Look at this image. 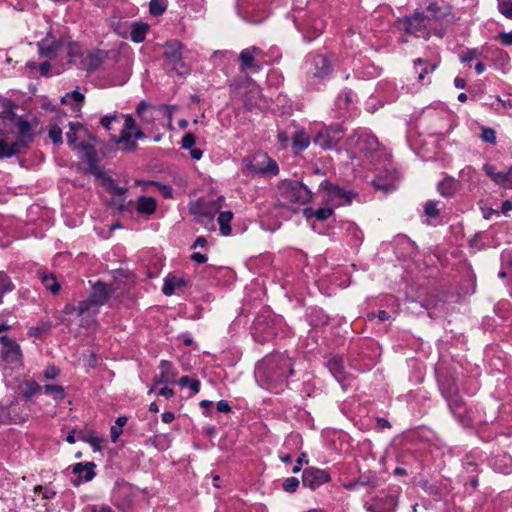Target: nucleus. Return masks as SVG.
<instances>
[{
	"label": "nucleus",
	"mask_w": 512,
	"mask_h": 512,
	"mask_svg": "<svg viewBox=\"0 0 512 512\" xmlns=\"http://www.w3.org/2000/svg\"><path fill=\"white\" fill-rule=\"evenodd\" d=\"M256 377L268 390L288 382L295 374L294 361L283 353L266 356L256 367Z\"/></svg>",
	"instance_id": "obj_1"
},
{
	"label": "nucleus",
	"mask_w": 512,
	"mask_h": 512,
	"mask_svg": "<svg viewBox=\"0 0 512 512\" xmlns=\"http://www.w3.org/2000/svg\"><path fill=\"white\" fill-rule=\"evenodd\" d=\"M76 149L83 152L82 158L88 165V173L94 175L97 179H100L108 192L118 195L119 197H125L128 189L126 187L119 186L111 176H107L105 174L104 170L99 166L101 158L93 145L81 142L76 146Z\"/></svg>",
	"instance_id": "obj_2"
},
{
	"label": "nucleus",
	"mask_w": 512,
	"mask_h": 512,
	"mask_svg": "<svg viewBox=\"0 0 512 512\" xmlns=\"http://www.w3.org/2000/svg\"><path fill=\"white\" fill-rule=\"evenodd\" d=\"M242 165V171L252 176L274 177L280 171L277 162L265 152H258L253 158H243Z\"/></svg>",
	"instance_id": "obj_3"
},
{
	"label": "nucleus",
	"mask_w": 512,
	"mask_h": 512,
	"mask_svg": "<svg viewBox=\"0 0 512 512\" xmlns=\"http://www.w3.org/2000/svg\"><path fill=\"white\" fill-rule=\"evenodd\" d=\"M251 335L260 344L275 338L277 335L275 316L270 310L264 309L257 314L251 325Z\"/></svg>",
	"instance_id": "obj_4"
},
{
	"label": "nucleus",
	"mask_w": 512,
	"mask_h": 512,
	"mask_svg": "<svg viewBox=\"0 0 512 512\" xmlns=\"http://www.w3.org/2000/svg\"><path fill=\"white\" fill-rule=\"evenodd\" d=\"M280 195L290 203L307 204L312 201V191L301 181L283 180L279 186Z\"/></svg>",
	"instance_id": "obj_5"
},
{
	"label": "nucleus",
	"mask_w": 512,
	"mask_h": 512,
	"mask_svg": "<svg viewBox=\"0 0 512 512\" xmlns=\"http://www.w3.org/2000/svg\"><path fill=\"white\" fill-rule=\"evenodd\" d=\"M163 47V59L168 65L172 66L173 71L180 76L188 74L189 68L183 62L184 44L179 40L173 39L167 40Z\"/></svg>",
	"instance_id": "obj_6"
},
{
	"label": "nucleus",
	"mask_w": 512,
	"mask_h": 512,
	"mask_svg": "<svg viewBox=\"0 0 512 512\" xmlns=\"http://www.w3.org/2000/svg\"><path fill=\"white\" fill-rule=\"evenodd\" d=\"M115 289L111 286L103 282L102 280H97L96 282L91 284V291L87 299L82 300V308L83 310H90L91 307L96 306L100 307L105 305Z\"/></svg>",
	"instance_id": "obj_7"
},
{
	"label": "nucleus",
	"mask_w": 512,
	"mask_h": 512,
	"mask_svg": "<svg viewBox=\"0 0 512 512\" xmlns=\"http://www.w3.org/2000/svg\"><path fill=\"white\" fill-rule=\"evenodd\" d=\"M342 125L335 123L320 129L313 138V143L324 150H332L337 147L344 137Z\"/></svg>",
	"instance_id": "obj_8"
},
{
	"label": "nucleus",
	"mask_w": 512,
	"mask_h": 512,
	"mask_svg": "<svg viewBox=\"0 0 512 512\" xmlns=\"http://www.w3.org/2000/svg\"><path fill=\"white\" fill-rule=\"evenodd\" d=\"M325 359V367H327L334 379L341 385V388L347 390L354 377L346 370L343 356L339 354H329Z\"/></svg>",
	"instance_id": "obj_9"
},
{
	"label": "nucleus",
	"mask_w": 512,
	"mask_h": 512,
	"mask_svg": "<svg viewBox=\"0 0 512 512\" xmlns=\"http://www.w3.org/2000/svg\"><path fill=\"white\" fill-rule=\"evenodd\" d=\"M349 145L359 153L372 155L378 151L380 143L378 139L368 131L356 132L349 138Z\"/></svg>",
	"instance_id": "obj_10"
},
{
	"label": "nucleus",
	"mask_w": 512,
	"mask_h": 512,
	"mask_svg": "<svg viewBox=\"0 0 512 512\" xmlns=\"http://www.w3.org/2000/svg\"><path fill=\"white\" fill-rule=\"evenodd\" d=\"M320 189L327 192L329 198L335 201L338 206L350 205L354 198L358 196V192L354 190H346L338 184L324 179L320 183Z\"/></svg>",
	"instance_id": "obj_11"
},
{
	"label": "nucleus",
	"mask_w": 512,
	"mask_h": 512,
	"mask_svg": "<svg viewBox=\"0 0 512 512\" xmlns=\"http://www.w3.org/2000/svg\"><path fill=\"white\" fill-rule=\"evenodd\" d=\"M331 481V474L326 469L314 466L306 467L302 470V485L312 491L317 490L323 484Z\"/></svg>",
	"instance_id": "obj_12"
},
{
	"label": "nucleus",
	"mask_w": 512,
	"mask_h": 512,
	"mask_svg": "<svg viewBox=\"0 0 512 512\" xmlns=\"http://www.w3.org/2000/svg\"><path fill=\"white\" fill-rule=\"evenodd\" d=\"M134 492L131 484L124 480H118L113 489L112 497L114 499L115 505L125 510L132 506L134 502Z\"/></svg>",
	"instance_id": "obj_13"
},
{
	"label": "nucleus",
	"mask_w": 512,
	"mask_h": 512,
	"mask_svg": "<svg viewBox=\"0 0 512 512\" xmlns=\"http://www.w3.org/2000/svg\"><path fill=\"white\" fill-rule=\"evenodd\" d=\"M0 343L2 345V360L8 363H18L22 360L23 354L20 345L15 340L8 337L7 335H2L0 337Z\"/></svg>",
	"instance_id": "obj_14"
},
{
	"label": "nucleus",
	"mask_w": 512,
	"mask_h": 512,
	"mask_svg": "<svg viewBox=\"0 0 512 512\" xmlns=\"http://www.w3.org/2000/svg\"><path fill=\"white\" fill-rule=\"evenodd\" d=\"M393 252L399 260L413 257L417 251L416 244L406 235H398L391 243Z\"/></svg>",
	"instance_id": "obj_15"
},
{
	"label": "nucleus",
	"mask_w": 512,
	"mask_h": 512,
	"mask_svg": "<svg viewBox=\"0 0 512 512\" xmlns=\"http://www.w3.org/2000/svg\"><path fill=\"white\" fill-rule=\"evenodd\" d=\"M96 464L92 461L78 462L72 465V473L75 479L72 480L74 486H79L83 482H90L96 476Z\"/></svg>",
	"instance_id": "obj_16"
},
{
	"label": "nucleus",
	"mask_w": 512,
	"mask_h": 512,
	"mask_svg": "<svg viewBox=\"0 0 512 512\" xmlns=\"http://www.w3.org/2000/svg\"><path fill=\"white\" fill-rule=\"evenodd\" d=\"M413 64L418 82L422 85H428L431 83V80L430 78H427V75L433 73L438 68L440 60L437 59L430 62L427 59L417 58L413 61Z\"/></svg>",
	"instance_id": "obj_17"
},
{
	"label": "nucleus",
	"mask_w": 512,
	"mask_h": 512,
	"mask_svg": "<svg viewBox=\"0 0 512 512\" xmlns=\"http://www.w3.org/2000/svg\"><path fill=\"white\" fill-rule=\"evenodd\" d=\"M430 18L422 12H416L406 19V30L417 37L423 36L427 30Z\"/></svg>",
	"instance_id": "obj_18"
},
{
	"label": "nucleus",
	"mask_w": 512,
	"mask_h": 512,
	"mask_svg": "<svg viewBox=\"0 0 512 512\" xmlns=\"http://www.w3.org/2000/svg\"><path fill=\"white\" fill-rule=\"evenodd\" d=\"M14 122L18 129V138L31 144L36 136L33 127L38 125V118L33 116L32 120L29 121L23 116H18Z\"/></svg>",
	"instance_id": "obj_19"
},
{
	"label": "nucleus",
	"mask_w": 512,
	"mask_h": 512,
	"mask_svg": "<svg viewBox=\"0 0 512 512\" xmlns=\"http://www.w3.org/2000/svg\"><path fill=\"white\" fill-rule=\"evenodd\" d=\"M333 66L324 55H315L311 60V74L314 78L325 79L330 76Z\"/></svg>",
	"instance_id": "obj_20"
},
{
	"label": "nucleus",
	"mask_w": 512,
	"mask_h": 512,
	"mask_svg": "<svg viewBox=\"0 0 512 512\" xmlns=\"http://www.w3.org/2000/svg\"><path fill=\"white\" fill-rule=\"evenodd\" d=\"M305 319L312 328H320L329 324L330 316L318 306H309L305 310Z\"/></svg>",
	"instance_id": "obj_21"
},
{
	"label": "nucleus",
	"mask_w": 512,
	"mask_h": 512,
	"mask_svg": "<svg viewBox=\"0 0 512 512\" xmlns=\"http://www.w3.org/2000/svg\"><path fill=\"white\" fill-rule=\"evenodd\" d=\"M38 51L40 57L48 58V59H55L58 51L63 46V40L62 39H53L50 40L47 37L42 39L38 42Z\"/></svg>",
	"instance_id": "obj_22"
},
{
	"label": "nucleus",
	"mask_w": 512,
	"mask_h": 512,
	"mask_svg": "<svg viewBox=\"0 0 512 512\" xmlns=\"http://www.w3.org/2000/svg\"><path fill=\"white\" fill-rule=\"evenodd\" d=\"M61 104L69 105L76 117L80 116L81 109L85 103V95L79 91V87L66 93L61 97Z\"/></svg>",
	"instance_id": "obj_23"
},
{
	"label": "nucleus",
	"mask_w": 512,
	"mask_h": 512,
	"mask_svg": "<svg viewBox=\"0 0 512 512\" xmlns=\"http://www.w3.org/2000/svg\"><path fill=\"white\" fill-rule=\"evenodd\" d=\"M160 373L158 376L154 378V385L159 384H173L175 383V378L177 376V372L175 371L173 364L168 360H161L159 364Z\"/></svg>",
	"instance_id": "obj_24"
},
{
	"label": "nucleus",
	"mask_w": 512,
	"mask_h": 512,
	"mask_svg": "<svg viewBox=\"0 0 512 512\" xmlns=\"http://www.w3.org/2000/svg\"><path fill=\"white\" fill-rule=\"evenodd\" d=\"M107 57V52L101 49H93L83 59L82 64L88 73L98 70Z\"/></svg>",
	"instance_id": "obj_25"
},
{
	"label": "nucleus",
	"mask_w": 512,
	"mask_h": 512,
	"mask_svg": "<svg viewBox=\"0 0 512 512\" xmlns=\"http://www.w3.org/2000/svg\"><path fill=\"white\" fill-rule=\"evenodd\" d=\"M0 118L2 123L5 125L7 122H14L18 117L15 110L18 108V104L10 98L0 95Z\"/></svg>",
	"instance_id": "obj_26"
},
{
	"label": "nucleus",
	"mask_w": 512,
	"mask_h": 512,
	"mask_svg": "<svg viewBox=\"0 0 512 512\" xmlns=\"http://www.w3.org/2000/svg\"><path fill=\"white\" fill-rule=\"evenodd\" d=\"M38 277L45 287V289L51 292L53 295L59 293L61 289V285L57 280L56 274L53 272H49L45 269H39L37 271Z\"/></svg>",
	"instance_id": "obj_27"
},
{
	"label": "nucleus",
	"mask_w": 512,
	"mask_h": 512,
	"mask_svg": "<svg viewBox=\"0 0 512 512\" xmlns=\"http://www.w3.org/2000/svg\"><path fill=\"white\" fill-rule=\"evenodd\" d=\"M360 486H367L371 488L377 487V477L372 472H369L368 474L360 475L358 479L350 480L343 484V487L349 491L355 490Z\"/></svg>",
	"instance_id": "obj_28"
},
{
	"label": "nucleus",
	"mask_w": 512,
	"mask_h": 512,
	"mask_svg": "<svg viewBox=\"0 0 512 512\" xmlns=\"http://www.w3.org/2000/svg\"><path fill=\"white\" fill-rule=\"evenodd\" d=\"M446 401L453 416L459 422H464L467 415V407L460 395L450 397Z\"/></svg>",
	"instance_id": "obj_29"
},
{
	"label": "nucleus",
	"mask_w": 512,
	"mask_h": 512,
	"mask_svg": "<svg viewBox=\"0 0 512 512\" xmlns=\"http://www.w3.org/2000/svg\"><path fill=\"white\" fill-rule=\"evenodd\" d=\"M19 392L25 402H30L32 398L42 391V386L35 380H24L18 386Z\"/></svg>",
	"instance_id": "obj_30"
},
{
	"label": "nucleus",
	"mask_w": 512,
	"mask_h": 512,
	"mask_svg": "<svg viewBox=\"0 0 512 512\" xmlns=\"http://www.w3.org/2000/svg\"><path fill=\"white\" fill-rule=\"evenodd\" d=\"M292 151L295 155H298L305 151L310 145V137L304 129L297 130L292 138Z\"/></svg>",
	"instance_id": "obj_31"
},
{
	"label": "nucleus",
	"mask_w": 512,
	"mask_h": 512,
	"mask_svg": "<svg viewBox=\"0 0 512 512\" xmlns=\"http://www.w3.org/2000/svg\"><path fill=\"white\" fill-rule=\"evenodd\" d=\"M157 201L152 196L141 195L136 202V211L140 215L150 216L156 212Z\"/></svg>",
	"instance_id": "obj_32"
},
{
	"label": "nucleus",
	"mask_w": 512,
	"mask_h": 512,
	"mask_svg": "<svg viewBox=\"0 0 512 512\" xmlns=\"http://www.w3.org/2000/svg\"><path fill=\"white\" fill-rule=\"evenodd\" d=\"M187 286L185 278H177L172 274H168L163 283L162 293L166 296H171L175 293L177 288H184Z\"/></svg>",
	"instance_id": "obj_33"
},
{
	"label": "nucleus",
	"mask_w": 512,
	"mask_h": 512,
	"mask_svg": "<svg viewBox=\"0 0 512 512\" xmlns=\"http://www.w3.org/2000/svg\"><path fill=\"white\" fill-rule=\"evenodd\" d=\"M390 164L388 155L386 154V193L392 192L398 188V185L402 179V173L397 168L388 170L387 166Z\"/></svg>",
	"instance_id": "obj_34"
},
{
	"label": "nucleus",
	"mask_w": 512,
	"mask_h": 512,
	"mask_svg": "<svg viewBox=\"0 0 512 512\" xmlns=\"http://www.w3.org/2000/svg\"><path fill=\"white\" fill-rule=\"evenodd\" d=\"M149 28V25L145 22H132L129 31L131 40L134 43H142L146 38Z\"/></svg>",
	"instance_id": "obj_35"
},
{
	"label": "nucleus",
	"mask_w": 512,
	"mask_h": 512,
	"mask_svg": "<svg viewBox=\"0 0 512 512\" xmlns=\"http://www.w3.org/2000/svg\"><path fill=\"white\" fill-rule=\"evenodd\" d=\"M334 213V210L329 207H321L314 209L312 207H305L303 209V216L309 220L311 218H316L319 221H325L329 217H331Z\"/></svg>",
	"instance_id": "obj_36"
},
{
	"label": "nucleus",
	"mask_w": 512,
	"mask_h": 512,
	"mask_svg": "<svg viewBox=\"0 0 512 512\" xmlns=\"http://www.w3.org/2000/svg\"><path fill=\"white\" fill-rule=\"evenodd\" d=\"M437 190L443 197H452L457 191V182L451 178H444L438 183Z\"/></svg>",
	"instance_id": "obj_37"
},
{
	"label": "nucleus",
	"mask_w": 512,
	"mask_h": 512,
	"mask_svg": "<svg viewBox=\"0 0 512 512\" xmlns=\"http://www.w3.org/2000/svg\"><path fill=\"white\" fill-rule=\"evenodd\" d=\"M233 212L230 210L222 211L219 213L217 222L219 224V231L223 236H229L231 234L230 223L233 219Z\"/></svg>",
	"instance_id": "obj_38"
},
{
	"label": "nucleus",
	"mask_w": 512,
	"mask_h": 512,
	"mask_svg": "<svg viewBox=\"0 0 512 512\" xmlns=\"http://www.w3.org/2000/svg\"><path fill=\"white\" fill-rule=\"evenodd\" d=\"M259 52V48L253 46L251 48L244 49L240 52L239 60L241 63V70L245 71L251 69L254 63V54Z\"/></svg>",
	"instance_id": "obj_39"
},
{
	"label": "nucleus",
	"mask_w": 512,
	"mask_h": 512,
	"mask_svg": "<svg viewBox=\"0 0 512 512\" xmlns=\"http://www.w3.org/2000/svg\"><path fill=\"white\" fill-rule=\"evenodd\" d=\"M494 166L486 164L484 165V171L486 174L493 179L497 184H503L507 182L512 175V167L506 172H495Z\"/></svg>",
	"instance_id": "obj_40"
},
{
	"label": "nucleus",
	"mask_w": 512,
	"mask_h": 512,
	"mask_svg": "<svg viewBox=\"0 0 512 512\" xmlns=\"http://www.w3.org/2000/svg\"><path fill=\"white\" fill-rule=\"evenodd\" d=\"M16 288L11 277L5 272L0 271V305L3 303L5 294L11 293Z\"/></svg>",
	"instance_id": "obj_41"
},
{
	"label": "nucleus",
	"mask_w": 512,
	"mask_h": 512,
	"mask_svg": "<svg viewBox=\"0 0 512 512\" xmlns=\"http://www.w3.org/2000/svg\"><path fill=\"white\" fill-rule=\"evenodd\" d=\"M440 391L445 399L459 395V389L455 380L445 379L439 385Z\"/></svg>",
	"instance_id": "obj_42"
},
{
	"label": "nucleus",
	"mask_w": 512,
	"mask_h": 512,
	"mask_svg": "<svg viewBox=\"0 0 512 512\" xmlns=\"http://www.w3.org/2000/svg\"><path fill=\"white\" fill-rule=\"evenodd\" d=\"M343 228L347 235L351 237V241L354 245H359L362 242L363 233L354 222H345Z\"/></svg>",
	"instance_id": "obj_43"
},
{
	"label": "nucleus",
	"mask_w": 512,
	"mask_h": 512,
	"mask_svg": "<svg viewBox=\"0 0 512 512\" xmlns=\"http://www.w3.org/2000/svg\"><path fill=\"white\" fill-rule=\"evenodd\" d=\"M42 390L45 394L52 395L57 403L61 402L66 396L64 387L58 384H46L42 387Z\"/></svg>",
	"instance_id": "obj_44"
},
{
	"label": "nucleus",
	"mask_w": 512,
	"mask_h": 512,
	"mask_svg": "<svg viewBox=\"0 0 512 512\" xmlns=\"http://www.w3.org/2000/svg\"><path fill=\"white\" fill-rule=\"evenodd\" d=\"M168 7V0H150L149 14L153 17L162 16Z\"/></svg>",
	"instance_id": "obj_45"
},
{
	"label": "nucleus",
	"mask_w": 512,
	"mask_h": 512,
	"mask_svg": "<svg viewBox=\"0 0 512 512\" xmlns=\"http://www.w3.org/2000/svg\"><path fill=\"white\" fill-rule=\"evenodd\" d=\"M364 508L367 512H384V499L370 497L364 502Z\"/></svg>",
	"instance_id": "obj_46"
},
{
	"label": "nucleus",
	"mask_w": 512,
	"mask_h": 512,
	"mask_svg": "<svg viewBox=\"0 0 512 512\" xmlns=\"http://www.w3.org/2000/svg\"><path fill=\"white\" fill-rule=\"evenodd\" d=\"M52 328V323L50 321L41 322L40 324L36 326H32L28 330V335L30 337L38 338L43 334H47L50 332Z\"/></svg>",
	"instance_id": "obj_47"
},
{
	"label": "nucleus",
	"mask_w": 512,
	"mask_h": 512,
	"mask_svg": "<svg viewBox=\"0 0 512 512\" xmlns=\"http://www.w3.org/2000/svg\"><path fill=\"white\" fill-rule=\"evenodd\" d=\"M178 384L181 387L188 386L193 394H196V393H198L200 391V385H201L200 381L198 379H196V378H191V377H189L187 375L182 376L179 379Z\"/></svg>",
	"instance_id": "obj_48"
},
{
	"label": "nucleus",
	"mask_w": 512,
	"mask_h": 512,
	"mask_svg": "<svg viewBox=\"0 0 512 512\" xmlns=\"http://www.w3.org/2000/svg\"><path fill=\"white\" fill-rule=\"evenodd\" d=\"M190 213L195 216V220L199 224L213 223L214 215L209 211L190 209Z\"/></svg>",
	"instance_id": "obj_49"
},
{
	"label": "nucleus",
	"mask_w": 512,
	"mask_h": 512,
	"mask_svg": "<svg viewBox=\"0 0 512 512\" xmlns=\"http://www.w3.org/2000/svg\"><path fill=\"white\" fill-rule=\"evenodd\" d=\"M354 93L351 90H342L337 98L339 108H348L353 103Z\"/></svg>",
	"instance_id": "obj_50"
},
{
	"label": "nucleus",
	"mask_w": 512,
	"mask_h": 512,
	"mask_svg": "<svg viewBox=\"0 0 512 512\" xmlns=\"http://www.w3.org/2000/svg\"><path fill=\"white\" fill-rule=\"evenodd\" d=\"M105 439L102 436L97 435L94 431L90 435H87L86 443H88L94 452H100L103 449L102 444Z\"/></svg>",
	"instance_id": "obj_51"
},
{
	"label": "nucleus",
	"mask_w": 512,
	"mask_h": 512,
	"mask_svg": "<svg viewBox=\"0 0 512 512\" xmlns=\"http://www.w3.org/2000/svg\"><path fill=\"white\" fill-rule=\"evenodd\" d=\"M480 55L481 53L477 48H468L460 53L459 59L462 63L468 64L471 61L478 59Z\"/></svg>",
	"instance_id": "obj_52"
},
{
	"label": "nucleus",
	"mask_w": 512,
	"mask_h": 512,
	"mask_svg": "<svg viewBox=\"0 0 512 512\" xmlns=\"http://www.w3.org/2000/svg\"><path fill=\"white\" fill-rule=\"evenodd\" d=\"M80 308H82V301H79L78 305H75L73 303H67V304H65V306L62 310V313L66 314V315L75 314L77 317H81L85 313L89 312V310L81 311Z\"/></svg>",
	"instance_id": "obj_53"
},
{
	"label": "nucleus",
	"mask_w": 512,
	"mask_h": 512,
	"mask_svg": "<svg viewBox=\"0 0 512 512\" xmlns=\"http://www.w3.org/2000/svg\"><path fill=\"white\" fill-rule=\"evenodd\" d=\"M83 54L82 46L77 42H69L67 45V56L69 62H72L75 58L81 57Z\"/></svg>",
	"instance_id": "obj_54"
},
{
	"label": "nucleus",
	"mask_w": 512,
	"mask_h": 512,
	"mask_svg": "<svg viewBox=\"0 0 512 512\" xmlns=\"http://www.w3.org/2000/svg\"><path fill=\"white\" fill-rule=\"evenodd\" d=\"M35 493L40 494L42 499H53L56 496L55 489L51 486V484L48 485H38L35 487Z\"/></svg>",
	"instance_id": "obj_55"
},
{
	"label": "nucleus",
	"mask_w": 512,
	"mask_h": 512,
	"mask_svg": "<svg viewBox=\"0 0 512 512\" xmlns=\"http://www.w3.org/2000/svg\"><path fill=\"white\" fill-rule=\"evenodd\" d=\"M113 31L121 38L126 39L129 34L130 25L126 21H117L114 22L113 25Z\"/></svg>",
	"instance_id": "obj_56"
},
{
	"label": "nucleus",
	"mask_w": 512,
	"mask_h": 512,
	"mask_svg": "<svg viewBox=\"0 0 512 512\" xmlns=\"http://www.w3.org/2000/svg\"><path fill=\"white\" fill-rule=\"evenodd\" d=\"M439 201L429 200L424 205V213L426 216L430 218H436L440 214V210L438 209Z\"/></svg>",
	"instance_id": "obj_57"
},
{
	"label": "nucleus",
	"mask_w": 512,
	"mask_h": 512,
	"mask_svg": "<svg viewBox=\"0 0 512 512\" xmlns=\"http://www.w3.org/2000/svg\"><path fill=\"white\" fill-rule=\"evenodd\" d=\"M300 481L296 477H288L282 482V489L287 493H294L298 489Z\"/></svg>",
	"instance_id": "obj_58"
},
{
	"label": "nucleus",
	"mask_w": 512,
	"mask_h": 512,
	"mask_svg": "<svg viewBox=\"0 0 512 512\" xmlns=\"http://www.w3.org/2000/svg\"><path fill=\"white\" fill-rule=\"evenodd\" d=\"M48 136H49L51 142L55 145L63 143L62 129L56 124L52 125L49 128Z\"/></svg>",
	"instance_id": "obj_59"
},
{
	"label": "nucleus",
	"mask_w": 512,
	"mask_h": 512,
	"mask_svg": "<svg viewBox=\"0 0 512 512\" xmlns=\"http://www.w3.org/2000/svg\"><path fill=\"white\" fill-rule=\"evenodd\" d=\"M150 185H153V186H156L161 195L165 198V199H170L173 197V188L172 186L168 185V184H163L161 182H158V181H149L148 182Z\"/></svg>",
	"instance_id": "obj_60"
},
{
	"label": "nucleus",
	"mask_w": 512,
	"mask_h": 512,
	"mask_svg": "<svg viewBox=\"0 0 512 512\" xmlns=\"http://www.w3.org/2000/svg\"><path fill=\"white\" fill-rule=\"evenodd\" d=\"M419 486L423 491H425L428 495L439 497L440 496V490L438 486L435 484L430 483L428 480H421L419 482Z\"/></svg>",
	"instance_id": "obj_61"
},
{
	"label": "nucleus",
	"mask_w": 512,
	"mask_h": 512,
	"mask_svg": "<svg viewBox=\"0 0 512 512\" xmlns=\"http://www.w3.org/2000/svg\"><path fill=\"white\" fill-rule=\"evenodd\" d=\"M480 138L483 141L490 143L492 145H495L497 142L496 141V132L493 128H490V127H482Z\"/></svg>",
	"instance_id": "obj_62"
},
{
	"label": "nucleus",
	"mask_w": 512,
	"mask_h": 512,
	"mask_svg": "<svg viewBox=\"0 0 512 512\" xmlns=\"http://www.w3.org/2000/svg\"><path fill=\"white\" fill-rule=\"evenodd\" d=\"M498 9L506 18L512 20V0H498Z\"/></svg>",
	"instance_id": "obj_63"
},
{
	"label": "nucleus",
	"mask_w": 512,
	"mask_h": 512,
	"mask_svg": "<svg viewBox=\"0 0 512 512\" xmlns=\"http://www.w3.org/2000/svg\"><path fill=\"white\" fill-rule=\"evenodd\" d=\"M82 512H115L112 507L106 504H88Z\"/></svg>",
	"instance_id": "obj_64"
}]
</instances>
